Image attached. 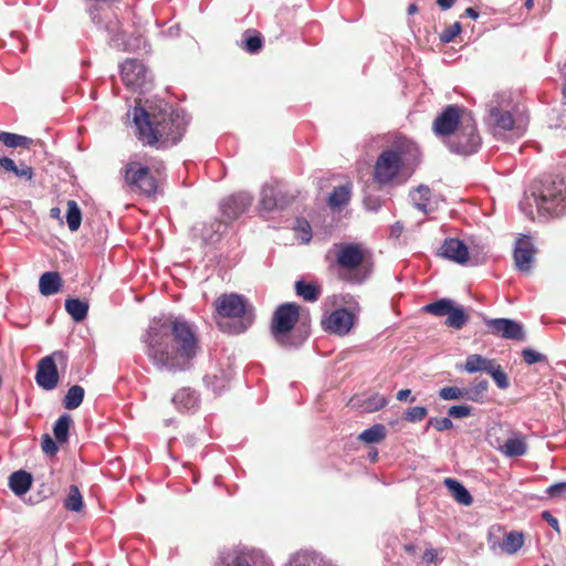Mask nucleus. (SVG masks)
I'll list each match as a JSON object with an SVG mask.
<instances>
[{"label":"nucleus","instance_id":"17","mask_svg":"<svg viewBox=\"0 0 566 566\" xmlns=\"http://www.w3.org/2000/svg\"><path fill=\"white\" fill-rule=\"evenodd\" d=\"M251 197L240 192L226 198L221 203L224 221H233L241 216L251 205Z\"/></svg>","mask_w":566,"mask_h":566},{"label":"nucleus","instance_id":"47","mask_svg":"<svg viewBox=\"0 0 566 566\" xmlns=\"http://www.w3.org/2000/svg\"><path fill=\"white\" fill-rule=\"evenodd\" d=\"M439 396L444 400L465 399V391L455 386H450L442 388Z\"/></svg>","mask_w":566,"mask_h":566},{"label":"nucleus","instance_id":"5","mask_svg":"<svg viewBox=\"0 0 566 566\" xmlns=\"http://www.w3.org/2000/svg\"><path fill=\"white\" fill-rule=\"evenodd\" d=\"M216 314L223 318H239L229 332L240 334L245 332L253 322L252 307L247 298L237 293H224L218 296L213 302Z\"/></svg>","mask_w":566,"mask_h":566},{"label":"nucleus","instance_id":"28","mask_svg":"<svg viewBox=\"0 0 566 566\" xmlns=\"http://www.w3.org/2000/svg\"><path fill=\"white\" fill-rule=\"evenodd\" d=\"M65 310L75 322H82L87 316L88 303L80 298L70 297L65 301Z\"/></svg>","mask_w":566,"mask_h":566},{"label":"nucleus","instance_id":"50","mask_svg":"<svg viewBox=\"0 0 566 566\" xmlns=\"http://www.w3.org/2000/svg\"><path fill=\"white\" fill-rule=\"evenodd\" d=\"M297 230L301 232L303 243H308L312 239V229L307 220L297 219Z\"/></svg>","mask_w":566,"mask_h":566},{"label":"nucleus","instance_id":"8","mask_svg":"<svg viewBox=\"0 0 566 566\" xmlns=\"http://www.w3.org/2000/svg\"><path fill=\"white\" fill-rule=\"evenodd\" d=\"M450 151L470 156L478 151L481 146V137L478 134L476 123L473 118H465L463 125L444 140Z\"/></svg>","mask_w":566,"mask_h":566},{"label":"nucleus","instance_id":"52","mask_svg":"<svg viewBox=\"0 0 566 566\" xmlns=\"http://www.w3.org/2000/svg\"><path fill=\"white\" fill-rule=\"evenodd\" d=\"M472 408L467 405L452 406L449 408L448 413L453 418H464L471 415Z\"/></svg>","mask_w":566,"mask_h":566},{"label":"nucleus","instance_id":"48","mask_svg":"<svg viewBox=\"0 0 566 566\" xmlns=\"http://www.w3.org/2000/svg\"><path fill=\"white\" fill-rule=\"evenodd\" d=\"M522 357H523V360L527 364V365H533V364H536V363H542V361H546L547 358L545 355L532 349V348H524L522 350Z\"/></svg>","mask_w":566,"mask_h":566},{"label":"nucleus","instance_id":"36","mask_svg":"<svg viewBox=\"0 0 566 566\" xmlns=\"http://www.w3.org/2000/svg\"><path fill=\"white\" fill-rule=\"evenodd\" d=\"M66 222L71 231H77L82 222V211L75 200L67 201Z\"/></svg>","mask_w":566,"mask_h":566},{"label":"nucleus","instance_id":"41","mask_svg":"<svg viewBox=\"0 0 566 566\" xmlns=\"http://www.w3.org/2000/svg\"><path fill=\"white\" fill-rule=\"evenodd\" d=\"M489 389V382L488 380H479L475 382L472 387L465 388V399L480 402L483 400L486 391Z\"/></svg>","mask_w":566,"mask_h":566},{"label":"nucleus","instance_id":"19","mask_svg":"<svg viewBox=\"0 0 566 566\" xmlns=\"http://www.w3.org/2000/svg\"><path fill=\"white\" fill-rule=\"evenodd\" d=\"M506 457H521L526 453L527 444L525 438L518 432H512L511 436L497 447Z\"/></svg>","mask_w":566,"mask_h":566},{"label":"nucleus","instance_id":"10","mask_svg":"<svg viewBox=\"0 0 566 566\" xmlns=\"http://www.w3.org/2000/svg\"><path fill=\"white\" fill-rule=\"evenodd\" d=\"M124 182L132 192L146 197L157 191V180L147 166L138 161H129L124 167Z\"/></svg>","mask_w":566,"mask_h":566},{"label":"nucleus","instance_id":"33","mask_svg":"<svg viewBox=\"0 0 566 566\" xmlns=\"http://www.w3.org/2000/svg\"><path fill=\"white\" fill-rule=\"evenodd\" d=\"M386 427L381 423H376L370 428L364 430L359 436L358 440L365 443H379L386 438Z\"/></svg>","mask_w":566,"mask_h":566},{"label":"nucleus","instance_id":"46","mask_svg":"<svg viewBox=\"0 0 566 566\" xmlns=\"http://www.w3.org/2000/svg\"><path fill=\"white\" fill-rule=\"evenodd\" d=\"M461 30V23L454 22L440 33L439 39L442 43H450L460 34Z\"/></svg>","mask_w":566,"mask_h":566},{"label":"nucleus","instance_id":"11","mask_svg":"<svg viewBox=\"0 0 566 566\" xmlns=\"http://www.w3.org/2000/svg\"><path fill=\"white\" fill-rule=\"evenodd\" d=\"M56 361L66 363V356L63 352L57 350L53 354L41 358L38 363L35 381L44 390H52L59 384V373Z\"/></svg>","mask_w":566,"mask_h":566},{"label":"nucleus","instance_id":"15","mask_svg":"<svg viewBox=\"0 0 566 566\" xmlns=\"http://www.w3.org/2000/svg\"><path fill=\"white\" fill-rule=\"evenodd\" d=\"M486 326L495 336L506 339L525 340V333L523 327L517 322L510 318H493L486 321Z\"/></svg>","mask_w":566,"mask_h":566},{"label":"nucleus","instance_id":"40","mask_svg":"<svg viewBox=\"0 0 566 566\" xmlns=\"http://www.w3.org/2000/svg\"><path fill=\"white\" fill-rule=\"evenodd\" d=\"M277 191H276V187L274 186H265L263 187L262 191H261V199H260V206L262 207L263 210H266V211H272L274 209H276L277 207V203H276V195Z\"/></svg>","mask_w":566,"mask_h":566},{"label":"nucleus","instance_id":"31","mask_svg":"<svg viewBox=\"0 0 566 566\" xmlns=\"http://www.w3.org/2000/svg\"><path fill=\"white\" fill-rule=\"evenodd\" d=\"M0 167L6 171L13 172L17 177L24 178L27 180H31L34 175L31 166L21 165L18 167L15 163L9 157L0 158Z\"/></svg>","mask_w":566,"mask_h":566},{"label":"nucleus","instance_id":"30","mask_svg":"<svg viewBox=\"0 0 566 566\" xmlns=\"http://www.w3.org/2000/svg\"><path fill=\"white\" fill-rule=\"evenodd\" d=\"M490 117L492 118L495 128L511 130L514 127L515 120L509 111L493 107L490 109Z\"/></svg>","mask_w":566,"mask_h":566},{"label":"nucleus","instance_id":"54","mask_svg":"<svg viewBox=\"0 0 566 566\" xmlns=\"http://www.w3.org/2000/svg\"><path fill=\"white\" fill-rule=\"evenodd\" d=\"M542 517H543V520H545V521L549 524V526H551L552 528H554L555 531H559V523H558V520H557L556 517H554V516L551 514V512H548V511H544V512L542 513Z\"/></svg>","mask_w":566,"mask_h":566},{"label":"nucleus","instance_id":"7","mask_svg":"<svg viewBox=\"0 0 566 566\" xmlns=\"http://www.w3.org/2000/svg\"><path fill=\"white\" fill-rule=\"evenodd\" d=\"M301 316V306L296 303H284L277 306L271 321V334L283 345H291L289 334L293 331Z\"/></svg>","mask_w":566,"mask_h":566},{"label":"nucleus","instance_id":"34","mask_svg":"<svg viewBox=\"0 0 566 566\" xmlns=\"http://www.w3.org/2000/svg\"><path fill=\"white\" fill-rule=\"evenodd\" d=\"M72 424V418L70 415H62L54 423L53 433L59 443H65L69 440V431Z\"/></svg>","mask_w":566,"mask_h":566},{"label":"nucleus","instance_id":"64","mask_svg":"<svg viewBox=\"0 0 566 566\" xmlns=\"http://www.w3.org/2000/svg\"><path fill=\"white\" fill-rule=\"evenodd\" d=\"M533 4H534V3H533V0H526V1H525V7H526L528 10L533 8Z\"/></svg>","mask_w":566,"mask_h":566},{"label":"nucleus","instance_id":"20","mask_svg":"<svg viewBox=\"0 0 566 566\" xmlns=\"http://www.w3.org/2000/svg\"><path fill=\"white\" fill-rule=\"evenodd\" d=\"M228 566H272L261 552H244L235 555Z\"/></svg>","mask_w":566,"mask_h":566},{"label":"nucleus","instance_id":"57","mask_svg":"<svg viewBox=\"0 0 566 566\" xmlns=\"http://www.w3.org/2000/svg\"><path fill=\"white\" fill-rule=\"evenodd\" d=\"M403 231V226L401 222L397 221L390 229V234L392 237H399L401 232Z\"/></svg>","mask_w":566,"mask_h":566},{"label":"nucleus","instance_id":"51","mask_svg":"<svg viewBox=\"0 0 566 566\" xmlns=\"http://www.w3.org/2000/svg\"><path fill=\"white\" fill-rule=\"evenodd\" d=\"M428 426H432L438 431H444L452 428V421L447 418H430L428 421Z\"/></svg>","mask_w":566,"mask_h":566},{"label":"nucleus","instance_id":"2","mask_svg":"<svg viewBox=\"0 0 566 566\" xmlns=\"http://www.w3.org/2000/svg\"><path fill=\"white\" fill-rule=\"evenodd\" d=\"M136 137L144 146L166 149L181 142L188 127L186 116L174 109L135 108Z\"/></svg>","mask_w":566,"mask_h":566},{"label":"nucleus","instance_id":"55","mask_svg":"<svg viewBox=\"0 0 566 566\" xmlns=\"http://www.w3.org/2000/svg\"><path fill=\"white\" fill-rule=\"evenodd\" d=\"M422 558L427 563H434L437 558V551L433 548L426 549Z\"/></svg>","mask_w":566,"mask_h":566},{"label":"nucleus","instance_id":"21","mask_svg":"<svg viewBox=\"0 0 566 566\" xmlns=\"http://www.w3.org/2000/svg\"><path fill=\"white\" fill-rule=\"evenodd\" d=\"M61 287L62 277L59 272H45L39 280V290L40 293L44 296L59 293Z\"/></svg>","mask_w":566,"mask_h":566},{"label":"nucleus","instance_id":"12","mask_svg":"<svg viewBox=\"0 0 566 566\" xmlns=\"http://www.w3.org/2000/svg\"><path fill=\"white\" fill-rule=\"evenodd\" d=\"M423 311L434 316H446V325L461 329L469 321V315L462 306H455L452 300L441 298L423 307Z\"/></svg>","mask_w":566,"mask_h":566},{"label":"nucleus","instance_id":"58","mask_svg":"<svg viewBox=\"0 0 566 566\" xmlns=\"http://www.w3.org/2000/svg\"><path fill=\"white\" fill-rule=\"evenodd\" d=\"M437 4L442 10H448V9H450L454 4V0H437Z\"/></svg>","mask_w":566,"mask_h":566},{"label":"nucleus","instance_id":"53","mask_svg":"<svg viewBox=\"0 0 566 566\" xmlns=\"http://www.w3.org/2000/svg\"><path fill=\"white\" fill-rule=\"evenodd\" d=\"M566 491V482H559L556 484L551 485L547 489V494L552 497H559L563 495V493Z\"/></svg>","mask_w":566,"mask_h":566},{"label":"nucleus","instance_id":"44","mask_svg":"<svg viewBox=\"0 0 566 566\" xmlns=\"http://www.w3.org/2000/svg\"><path fill=\"white\" fill-rule=\"evenodd\" d=\"M275 187H276V191H277V193H276L277 196H275L276 203H277L276 209H284V208L289 207L295 200L297 195L290 190L283 189L280 186H275Z\"/></svg>","mask_w":566,"mask_h":566},{"label":"nucleus","instance_id":"16","mask_svg":"<svg viewBox=\"0 0 566 566\" xmlns=\"http://www.w3.org/2000/svg\"><path fill=\"white\" fill-rule=\"evenodd\" d=\"M536 254V249L530 237L523 235L516 241L514 249V263L516 269L525 274L532 272V263Z\"/></svg>","mask_w":566,"mask_h":566},{"label":"nucleus","instance_id":"63","mask_svg":"<svg viewBox=\"0 0 566 566\" xmlns=\"http://www.w3.org/2000/svg\"><path fill=\"white\" fill-rule=\"evenodd\" d=\"M415 12H417V6L412 3L408 7V13L413 14Z\"/></svg>","mask_w":566,"mask_h":566},{"label":"nucleus","instance_id":"42","mask_svg":"<svg viewBox=\"0 0 566 566\" xmlns=\"http://www.w3.org/2000/svg\"><path fill=\"white\" fill-rule=\"evenodd\" d=\"M387 403H388L387 398L385 396L376 392V394H373L367 399H365L363 401V403L360 405V407L366 412H375V411H378V410L382 409L384 407H386Z\"/></svg>","mask_w":566,"mask_h":566},{"label":"nucleus","instance_id":"37","mask_svg":"<svg viewBox=\"0 0 566 566\" xmlns=\"http://www.w3.org/2000/svg\"><path fill=\"white\" fill-rule=\"evenodd\" d=\"M64 507L71 512H81L83 509V497L76 485H71L69 494L63 502Z\"/></svg>","mask_w":566,"mask_h":566},{"label":"nucleus","instance_id":"60","mask_svg":"<svg viewBox=\"0 0 566 566\" xmlns=\"http://www.w3.org/2000/svg\"><path fill=\"white\" fill-rule=\"evenodd\" d=\"M410 395H411V390L410 389H401L397 394V399L399 401H403V400L408 399Z\"/></svg>","mask_w":566,"mask_h":566},{"label":"nucleus","instance_id":"45","mask_svg":"<svg viewBox=\"0 0 566 566\" xmlns=\"http://www.w3.org/2000/svg\"><path fill=\"white\" fill-rule=\"evenodd\" d=\"M427 408L421 406L410 407L406 410L403 419L408 422H419L427 417Z\"/></svg>","mask_w":566,"mask_h":566},{"label":"nucleus","instance_id":"22","mask_svg":"<svg viewBox=\"0 0 566 566\" xmlns=\"http://www.w3.org/2000/svg\"><path fill=\"white\" fill-rule=\"evenodd\" d=\"M32 484V475L24 470L13 472L9 476V486L15 495L25 494Z\"/></svg>","mask_w":566,"mask_h":566},{"label":"nucleus","instance_id":"25","mask_svg":"<svg viewBox=\"0 0 566 566\" xmlns=\"http://www.w3.org/2000/svg\"><path fill=\"white\" fill-rule=\"evenodd\" d=\"M295 293L306 302H316L322 294V287L315 282L298 280L295 282Z\"/></svg>","mask_w":566,"mask_h":566},{"label":"nucleus","instance_id":"32","mask_svg":"<svg viewBox=\"0 0 566 566\" xmlns=\"http://www.w3.org/2000/svg\"><path fill=\"white\" fill-rule=\"evenodd\" d=\"M0 142H2L4 146L10 148H30L34 143L33 139L30 137L8 132L0 133Z\"/></svg>","mask_w":566,"mask_h":566},{"label":"nucleus","instance_id":"49","mask_svg":"<svg viewBox=\"0 0 566 566\" xmlns=\"http://www.w3.org/2000/svg\"><path fill=\"white\" fill-rule=\"evenodd\" d=\"M56 443L50 434L42 436L41 448L45 454L55 455L59 450Z\"/></svg>","mask_w":566,"mask_h":566},{"label":"nucleus","instance_id":"27","mask_svg":"<svg viewBox=\"0 0 566 566\" xmlns=\"http://www.w3.org/2000/svg\"><path fill=\"white\" fill-rule=\"evenodd\" d=\"M431 189L428 186L420 185L410 192V199L416 209L424 214H428V205L431 200Z\"/></svg>","mask_w":566,"mask_h":566},{"label":"nucleus","instance_id":"13","mask_svg":"<svg viewBox=\"0 0 566 566\" xmlns=\"http://www.w3.org/2000/svg\"><path fill=\"white\" fill-rule=\"evenodd\" d=\"M120 76L123 83L133 91L142 90L151 82L147 67L138 60H126L120 65Z\"/></svg>","mask_w":566,"mask_h":566},{"label":"nucleus","instance_id":"14","mask_svg":"<svg viewBox=\"0 0 566 566\" xmlns=\"http://www.w3.org/2000/svg\"><path fill=\"white\" fill-rule=\"evenodd\" d=\"M355 324V315L346 308H337L322 321L325 332L344 336L349 333Z\"/></svg>","mask_w":566,"mask_h":566},{"label":"nucleus","instance_id":"3","mask_svg":"<svg viewBox=\"0 0 566 566\" xmlns=\"http://www.w3.org/2000/svg\"><path fill=\"white\" fill-rule=\"evenodd\" d=\"M535 206L538 217H559L566 212V185L563 178H549L541 182L527 199Z\"/></svg>","mask_w":566,"mask_h":566},{"label":"nucleus","instance_id":"9","mask_svg":"<svg viewBox=\"0 0 566 566\" xmlns=\"http://www.w3.org/2000/svg\"><path fill=\"white\" fill-rule=\"evenodd\" d=\"M472 113L458 104L447 105L433 119L432 132L443 140L452 136L464 123L471 118Z\"/></svg>","mask_w":566,"mask_h":566},{"label":"nucleus","instance_id":"4","mask_svg":"<svg viewBox=\"0 0 566 566\" xmlns=\"http://www.w3.org/2000/svg\"><path fill=\"white\" fill-rule=\"evenodd\" d=\"M407 155L418 156L417 146L407 139L396 142L394 148L381 151L374 167V180L387 185L399 174Z\"/></svg>","mask_w":566,"mask_h":566},{"label":"nucleus","instance_id":"23","mask_svg":"<svg viewBox=\"0 0 566 566\" xmlns=\"http://www.w3.org/2000/svg\"><path fill=\"white\" fill-rule=\"evenodd\" d=\"M352 197V184L347 182L346 185L335 187L334 190L329 193L327 199V205L333 210L339 209L346 206Z\"/></svg>","mask_w":566,"mask_h":566},{"label":"nucleus","instance_id":"62","mask_svg":"<svg viewBox=\"0 0 566 566\" xmlns=\"http://www.w3.org/2000/svg\"><path fill=\"white\" fill-rule=\"evenodd\" d=\"M403 549H405V552H406V553H408V554H410V555H413V554H416V552H417V547H416V545H413V544H406V545L403 546Z\"/></svg>","mask_w":566,"mask_h":566},{"label":"nucleus","instance_id":"26","mask_svg":"<svg viewBox=\"0 0 566 566\" xmlns=\"http://www.w3.org/2000/svg\"><path fill=\"white\" fill-rule=\"evenodd\" d=\"M444 485L458 503L467 506L472 504L473 499L470 492L459 481L452 478H447L444 480Z\"/></svg>","mask_w":566,"mask_h":566},{"label":"nucleus","instance_id":"35","mask_svg":"<svg viewBox=\"0 0 566 566\" xmlns=\"http://www.w3.org/2000/svg\"><path fill=\"white\" fill-rule=\"evenodd\" d=\"M524 544V536L520 532H510L501 543V549L506 554H515Z\"/></svg>","mask_w":566,"mask_h":566},{"label":"nucleus","instance_id":"1","mask_svg":"<svg viewBox=\"0 0 566 566\" xmlns=\"http://www.w3.org/2000/svg\"><path fill=\"white\" fill-rule=\"evenodd\" d=\"M146 354L158 369L184 371L200 352L195 326L181 317L153 319L144 336Z\"/></svg>","mask_w":566,"mask_h":566},{"label":"nucleus","instance_id":"24","mask_svg":"<svg viewBox=\"0 0 566 566\" xmlns=\"http://www.w3.org/2000/svg\"><path fill=\"white\" fill-rule=\"evenodd\" d=\"M495 361V359H490L479 354H471L465 359L463 370L470 374L479 371H484L488 374Z\"/></svg>","mask_w":566,"mask_h":566},{"label":"nucleus","instance_id":"43","mask_svg":"<svg viewBox=\"0 0 566 566\" xmlns=\"http://www.w3.org/2000/svg\"><path fill=\"white\" fill-rule=\"evenodd\" d=\"M488 374L493 378L499 388L506 389L510 386L507 375L502 369L501 365L496 361L493 364Z\"/></svg>","mask_w":566,"mask_h":566},{"label":"nucleus","instance_id":"39","mask_svg":"<svg viewBox=\"0 0 566 566\" xmlns=\"http://www.w3.org/2000/svg\"><path fill=\"white\" fill-rule=\"evenodd\" d=\"M263 46V39L260 34V32L255 30H248L244 33V46L243 49L251 53L255 54L258 53Z\"/></svg>","mask_w":566,"mask_h":566},{"label":"nucleus","instance_id":"29","mask_svg":"<svg viewBox=\"0 0 566 566\" xmlns=\"http://www.w3.org/2000/svg\"><path fill=\"white\" fill-rule=\"evenodd\" d=\"M172 402L179 409L191 410L197 406L198 397L193 390L182 388L174 395Z\"/></svg>","mask_w":566,"mask_h":566},{"label":"nucleus","instance_id":"59","mask_svg":"<svg viewBox=\"0 0 566 566\" xmlns=\"http://www.w3.org/2000/svg\"><path fill=\"white\" fill-rule=\"evenodd\" d=\"M50 217H51L52 219H56V220H59V221H60V223H62V222H63V220H62V218H61V209H60V208H57V207H54V208H51V209H50Z\"/></svg>","mask_w":566,"mask_h":566},{"label":"nucleus","instance_id":"18","mask_svg":"<svg viewBox=\"0 0 566 566\" xmlns=\"http://www.w3.org/2000/svg\"><path fill=\"white\" fill-rule=\"evenodd\" d=\"M442 258L451 260L459 264H464L469 260V250L463 241L455 238H448L440 248Z\"/></svg>","mask_w":566,"mask_h":566},{"label":"nucleus","instance_id":"56","mask_svg":"<svg viewBox=\"0 0 566 566\" xmlns=\"http://www.w3.org/2000/svg\"><path fill=\"white\" fill-rule=\"evenodd\" d=\"M107 31L114 35L112 40H119V27L118 22H114L111 25L106 27Z\"/></svg>","mask_w":566,"mask_h":566},{"label":"nucleus","instance_id":"61","mask_svg":"<svg viewBox=\"0 0 566 566\" xmlns=\"http://www.w3.org/2000/svg\"><path fill=\"white\" fill-rule=\"evenodd\" d=\"M464 13L471 19H476L479 17V12L473 8H467Z\"/></svg>","mask_w":566,"mask_h":566},{"label":"nucleus","instance_id":"6","mask_svg":"<svg viewBox=\"0 0 566 566\" xmlns=\"http://www.w3.org/2000/svg\"><path fill=\"white\" fill-rule=\"evenodd\" d=\"M336 262L342 269L355 271L349 281L357 283L366 280L373 270L371 253L359 243L340 245L336 253Z\"/></svg>","mask_w":566,"mask_h":566},{"label":"nucleus","instance_id":"38","mask_svg":"<svg viewBox=\"0 0 566 566\" xmlns=\"http://www.w3.org/2000/svg\"><path fill=\"white\" fill-rule=\"evenodd\" d=\"M84 398V389L78 385H73L66 392L63 405L66 409L73 410L77 408Z\"/></svg>","mask_w":566,"mask_h":566}]
</instances>
